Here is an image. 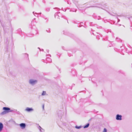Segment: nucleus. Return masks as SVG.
Here are the masks:
<instances>
[{
	"label": "nucleus",
	"mask_w": 132,
	"mask_h": 132,
	"mask_svg": "<svg viewBox=\"0 0 132 132\" xmlns=\"http://www.w3.org/2000/svg\"><path fill=\"white\" fill-rule=\"evenodd\" d=\"M3 109L4 111L0 113V114L1 115H4L7 113L12 111L10 110V109L8 107H4L3 108Z\"/></svg>",
	"instance_id": "obj_1"
},
{
	"label": "nucleus",
	"mask_w": 132,
	"mask_h": 132,
	"mask_svg": "<svg viewBox=\"0 0 132 132\" xmlns=\"http://www.w3.org/2000/svg\"><path fill=\"white\" fill-rule=\"evenodd\" d=\"M37 82V81L36 80L33 79H30L29 81V83L30 84L32 85H34Z\"/></svg>",
	"instance_id": "obj_2"
},
{
	"label": "nucleus",
	"mask_w": 132,
	"mask_h": 132,
	"mask_svg": "<svg viewBox=\"0 0 132 132\" xmlns=\"http://www.w3.org/2000/svg\"><path fill=\"white\" fill-rule=\"evenodd\" d=\"M25 110L26 111L29 112L33 111H34V109L32 108H30L29 107H27L25 109Z\"/></svg>",
	"instance_id": "obj_3"
},
{
	"label": "nucleus",
	"mask_w": 132,
	"mask_h": 132,
	"mask_svg": "<svg viewBox=\"0 0 132 132\" xmlns=\"http://www.w3.org/2000/svg\"><path fill=\"white\" fill-rule=\"evenodd\" d=\"M122 116L121 115L117 114L116 116V119L117 120H122Z\"/></svg>",
	"instance_id": "obj_4"
},
{
	"label": "nucleus",
	"mask_w": 132,
	"mask_h": 132,
	"mask_svg": "<svg viewBox=\"0 0 132 132\" xmlns=\"http://www.w3.org/2000/svg\"><path fill=\"white\" fill-rule=\"evenodd\" d=\"M57 114L58 115V116L59 117H61L62 116V115L63 114V113L61 111L59 110V111L57 113Z\"/></svg>",
	"instance_id": "obj_5"
},
{
	"label": "nucleus",
	"mask_w": 132,
	"mask_h": 132,
	"mask_svg": "<svg viewBox=\"0 0 132 132\" xmlns=\"http://www.w3.org/2000/svg\"><path fill=\"white\" fill-rule=\"evenodd\" d=\"M20 125L22 129L26 127V124L24 123H21L20 124Z\"/></svg>",
	"instance_id": "obj_6"
},
{
	"label": "nucleus",
	"mask_w": 132,
	"mask_h": 132,
	"mask_svg": "<svg viewBox=\"0 0 132 132\" xmlns=\"http://www.w3.org/2000/svg\"><path fill=\"white\" fill-rule=\"evenodd\" d=\"M3 127V124L1 122L0 123V132L2 130Z\"/></svg>",
	"instance_id": "obj_7"
},
{
	"label": "nucleus",
	"mask_w": 132,
	"mask_h": 132,
	"mask_svg": "<svg viewBox=\"0 0 132 132\" xmlns=\"http://www.w3.org/2000/svg\"><path fill=\"white\" fill-rule=\"evenodd\" d=\"M89 123H88L86 125H85V126H84V128H88L89 127Z\"/></svg>",
	"instance_id": "obj_8"
},
{
	"label": "nucleus",
	"mask_w": 132,
	"mask_h": 132,
	"mask_svg": "<svg viewBox=\"0 0 132 132\" xmlns=\"http://www.w3.org/2000/svg\"><path fill=\"white\" fill-rule=\"evenodd\" d=\"M82 127V126H76L75 127L77 129H79L81 128Z\"/></svg>",
	"instance_id": "obj_9"
},
{
	"label": "nucleus",
	"mask_w": 132,
	"mask_h": 132,
	"mask_svg": "<svg viewBox=\"0 0 132 132\" xmlns=\"http://www.w3.org/2000/svg\"><path fill=\"white\" fill-rule=\"evenodd\" d=\"M33 13L34 14V15L35 16H38V14L36 13H34V12H33Z\"/></svg>",
	"instance_id": "obj_10"
},
{
	"label": "nucleus",
	"mask_w": 132,
	"mask_h": 132,
	"mask_svg": "<svg viewBox=\"0 0 132 132\" xmlns=\"http://www.w3.org/2000/svg\"><path fill=\"white\" fill-rule=\"evenodd\" d=\"M15 111L16 112V113L17 114L19 115L21 114V113L19 111H17L16 110H15Z\"/></svg>",
	"instance_id": "obj_11"
},
{
	"label": "nucleus",
	"mask_w": 132,
	"mask_h": 132,
	"mask_svg": "<svg viewBox=\"0 0 132 132\" xmlns=\"http://www.w3.org/2000/svg\"><path fill=\"white\" fill-rule=\"evenodd\" d=\"M46 94V92L45 91H43L42 93V95H45Z\"/></svg>",
	"instance_id": "obj_12"
},
{
	"label": "nucleus",
	"mask_w": 132,
	"mask_h": 132,
	"mask_svg": "<svg viewBox=\"0 0 132 132\" xmlns=\"http://www.w3.org/2000/svg\"><path fill=\"white\" fill-rule=\"evenodd\" d=\"M107 131V129L105 128H104V129L103 132H106Z\"/></svg>",
	"instance_id": "obj_13"
},
{
	"label": "nucleus",
	"mask_w": 132,
	"mask_h": 132,
	"mask_svg": "<svg viewBox=\"0 0 132 132\" xmlns=\"http://www.w3.org/2000/svg\"><path fill=\"white\" fill-rule=\"evenodd\" d=\"M44 104H43V106H42V107H43V110H44Z\"/></svg>",
	"instance_id": "obj_14"
},
{
	"label": "nucleus",
	"mask_w": 132,
	"mask_h": 132,
	"mask_svg": "<svg viewBox=\"0 0 132 132\" xmlns=\"http://www.w3.org/2000/svg\"><path fill=\"white\" fill-rule=\"evenodd\" d=\"M39 128H40V131H41V129H42V128L40 126H39Z\"/></svg>",
	"instance_id": "obj_15"
},
{
	"label": "nucleus",
	"mask_w": 132,
	"mask_h": 132,
	"mask_svg": "<svg viewBox=\"0 0 132 132\" xmlns=\"http://www.w3.org/2000/svg\"><path fill=\"white\" fill-rule=\"evenodd\" d=\"M47 11H49V10H50V9H47Z\"/></svg>",
	"instance_id": "obj_16"
},
{
	"label": "nucleus",
	"mask_w": 132,
	"mask_h": 132,
	"mask_svg": "<svg viewBox=\"0 0 132 132\" xmlns=\"http://www.w3.org/2000/svg\"><path fill=\"white\" fill-rule=\"evenodd\" d=\"M26 54V55H27V56L28 57V54Z\"/></svg>",
	"instance_id": "obj_17"
},
{
	"label": "nucleus",
	"mask_w": 132,
	"mask_h": 132,
	"mask_svg": "<svg viewBox=\"0 0 132 132\" xmlns=\"http://www.w3.org/2000/svg\"><path fill=\"white\" fill-rule=\"evenodd\" d=\"M118 19V22H119L120 21V20L119 19H118V18H117Z\"/></svg>",
	"instance_id": "obj_18"
},
{
	"label": "nucleus",
	"mask_w": 132,
	"mask_h": 132,
	"mask_svg": "<svg viewBox=\"0 0 132 132\" xmlns=\"http://www.w3.org/2000/svg\"><path fill=\"white\" fill-rule=\"evenodd\" d=\"M91 7H97L96 6H91Z\"/></svg>",
	"instance_id": "obj_19"
},
{
	"label": "nucleus",
	"mask_w": 132,
	"mask_h": 132,
	"mask_svg": "<svg viewBox=\"0 0 132 132\" xmlns=\"http://www.w3.org/2000/svg\"><path fill=\"white\" fill-rule=\"evenodd\" d=\"M47 52H48L49 50H47Z\"/></svg>",
	"instance_id": "obj_20"
},
{
	"label": "nucleus",
	"mask_w": 132,
	"mask_h": 132,
	"mask_svg": "<svg viewBox=\"0 0 132 132\" xmlns=\"http://www.w3.org/2000/svg\"><path fill=\"white\" fill-rule=\"evenodd\" d=\"M41 13H39V14H41Z\"/></svg>",
	"instance_id": "obj_21"
},
{
	"label": "nucleus",
	"mask_w": 132,
	"mask_h": 132,
	"mask_svg": "<svg viewBox=\"0 0 132 132\" xmlns=\"http://www.w3.org/2000/svg\"><path fill=\"white\" fill-rule=\"evenodd\" d=\"M81 24H83V23L82 22V23H81Z\"/></svg>",
	"instance_id": "obj_22"
},
{
	"label": "nucleus",
	"mask_w": 132,
	"mask_h": 132,
	"mask_svg": "<svg viewBox=\"0 0 132 132\" xmlns=\"http://www.w3.org/2000/svg\"><path fill=\"white\" fill-rule=\"evenodd\" d=\"M62 48H63V50H64V47H63Z\"/></svg>",
	"instance_id": "obj_23"
},
{
	"label": "nucleus",
	"mask_w": 132,
	"mask_h": 132,
	"mask_svg": "<svg viewBox=\"0 0 132 132\" xmlns=\"http://www.w3.org/2000/svg\"><path fill=\"white\" fill-rule=\"evenodd\" d=\"M62 48H63V50H64V47H63Z\"/></svg>",
	"instance_id": "obj_24"
},
{
	"label": "nucleus",
	"mask_w": 132,
	"mask_h": 132,
	"mask_svg": "<svg viewBox=\"0 0 132 132\" xmlns=\"http://www.w3.org/2000/svg\"><path fill=\"white\" fill-rule=\"evenodd\" d=\"M51 61H52V60H51V59H50V62H51Z\"/></svg>",
	"instance_id": "obj_25"
},
{
	"label": "nucleus",
	"mask_w": 132,
	"mask_h": 132,
	"mask_svg": "<svg viewBox=\"0 0 132 132\" xmlns=\"http://www.w3.org/2000/svg\"><path fill=\"white\" fill-rule=\"evenodd\" d=\"M58 13H60V12H58ZM58 13H57V14H58Z\"/></svg>",
	"instance_id": "obj_26"
},
{
	"label": "nucleus",
	"mask_w": 132,
	"mask_h": 132,
	"mask_svg": "<svg viewBox=\"0 0 132 132\" xmlns=\"http://www.w3.org/2000/svg\"><path fill=\"white\" fill-rule=\"evenodd\" d=\"M56 14V13H55V15Z\"/></svg>",
	"instance_id": "obj_27"
},
{
	"label": "nucleus",
	"mask_w": 132,
	"mask_h": 132,
	"mask_svg": "<svg viewBox=\"0 0 132 132\" xmlns=\"http://www.w3.org/2000/svg\"><path fill=\"white\" fill-rule=\"evenodd\" d=\"M42 50V51H43V50H43V49Z\"/></svg>",
	"instance_id": "obj_28"
},
{
	"label": "nucleus",
	"mask_w": 132,
	"mask_h": 132,
	"mask_svg": "<svg viewBox=\"0 0 132 132\" xmlns=\"http://www.w3.org/2000/svg\"><path fill=\"white\" fill-rule=\"evenodd\" d=\"M34 20L35 19V18H34Z\"/></svg>",
	"instance_id": "obj_29"
},
{
	"label": "nucleus",
	"mask_w": 132,
	"mask_h": 132,
	"mask_svg": "<svg viewBox=\"0 0 132 132\" xmlns=\"http://www.w3.org/2000/svg\"><path fill=\"white\" fill-rule=\"evenodd\" d=\"M38 48L40 49V48L39 47H38Z\"/></svg>",
	"instance_id": "obj_30"
}]
</instances>
